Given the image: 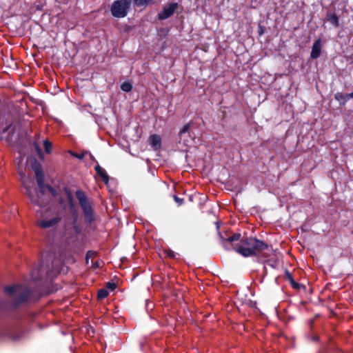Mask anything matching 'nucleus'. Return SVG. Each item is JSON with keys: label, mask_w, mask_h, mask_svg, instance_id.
<instances>
[{"label": "nucleus", "mask_w": 353, "mask_h": 353, "mask_svg": "<svg viewBox=\"0 0 353 353\" xmlns=\"http://www.w3.org/2000/svg\"><path fill=\"white\" fill-rule=\"evenodd\" d=\"M43 146H44L45 152L47 154H50L52 151V143L50 141H49L48 140H44L43 141Z\"/></svg>", "instance_id": "4be33fe9"}, {"label": "nucleus", "mask_w": 353, "mask_h": 353, "mask_svg": "<svg viewBox=\"0 0 353 353\" xmlns=\"http://www.w3.org/2000/svg\"><path fill=\"white\" fill-rule=\"evenodd\" d=\"M25 188L26 193L32 203L39 207L44 206L48 203V200L46 199L45 194L41 196L35 188L25 185Z\"/></svg>", "instance_id": "20e7f679"}, {"label": "nucleus", "mask_w": 353, "mask_h": 353, "mask_svg": "<svg viewBox=\"0 0 353 353\" xmlns=\"http://www.w3.org/2000/svg\"><path fill=\"white\" fill-rule=\"evenodd\" d=\"M63 200L62 199H61L59 200V203H63Z\"/></svg>", "instance_id": "4c0bfd02"}, {"label": "nucleus", "mask_w": 353, "mask_h": 353, "mask_svg": "<svg viewBox=\"0 0 353 353\" xmlns=\"http://www.w3.org/2000/svg\"><path fill=\"white\" fill-rule=\"evenodd\" d=\"M327 21H330L335 28L339 26V17L335 13L330 14L327 13L326 15Z\"/></svg>", "instance_id": "dca6fc26"}, {"label": "nucleus", "mask_w": 353, "mask_h": 353, "mask_svg": "<svg viewBox=\"0 0 353 353\" xmlns=\"http://www.w3.org/2000/svg\"><path fill=\"white\" fill-rule=\"evenodd\" d=\"M73 221H72V228L75 232L76 234L79 235L81 233L82 230L80 225L77 223V216H73Z\"/></svg>", "instance_id": "f3484780"}, {"label": "nucleus", "mask_w": 353, "mask_h": 353, "mask_svg": "<svg viewBox=\"0 0 353 353\" xmlns=\"http://www.w3.org/2000/svg\"><path fill=\"white\" fill-rule=\"evenodd\" d=\"M173 198L178 205H181L183 203V199L179 198L176 195H174Z\"/></svg>", "instance_id": "7c9ffc66"}, {"label": "nucleus", "mask_w": 353, "mask_h": 353, "mask_svg": "<svg viewBox=\"0 0 353 353\" xmlns=\"http://www.w3.org/2000/svg\"><path fill=\"white\" fill-rule=\"evenodd\" d=\"M31 168L34 172L35 178L44 176L42 165L36 159L32 161Z\"/></svg>", "instance_id": "9d476101"}, {"label": "nucleus", "mask_w": 353, "mask_h": 353, "mask_svg": "<svg viewBox=\"0 0 353 353\" xmlns=\"http://www.w3.org/2000/svg\"><path fill=\"white\" fill-rule=\"evenodd\" d=\"M166 256H168L170 259H175L176 258V253L172 251V250H165Z\"/></svg>", "instance_id": "cd10ccee"}, {"label": "nucleus", "mask_w": 353, "mask_h": 353, "mask_svg": "<svg viewBox=\"0 0 353 353\" xmlns=\"http://www.w3.org/2000/svg\"><path fill=\"white\" fill-rule=\"evenodd\" d=\"M89 259H90V258H86V257H85V263H86V264H88V263H89Z\"/></svg>", "instance_id": "c9c22d12"}, {"label": "nucleus", "mask_w": 353, "mask_h": 353, "mask_svg": "<svg viewBox=\"0 0 353 353\" xmlns=\"http://www.w3.org/2000/svg\"><path fill=\"white\" fill-rule=\"evenodd\" d=\"M222 239L223 248L228 250H234L243 257L256 256L258 261H261L270 256L271 247L265 242L252 237H243L240 233Z\"/></svg>", "instance_id": "f257e3e1"}, {"label": "nucleus", "mask_w": 353, "mask_h": 353, "mask_svg": "<svg viewBox=\"0 0 353 353\" xmlns=\"http://www.w3.org/2000/svg\"><path fill=\"white\" fill-rule=\"evenodd\" d=\"M46 189L50 192L52 196H55L57 194V190L51 185H46Z\"/></svg>", "instance_id": "bb28decb"}, {"label": "nucleus", "mask_w": 353, "mask_h": 353, "mask_svg": "<svg viewBox=\"0 0 353 353\" xmlns=\"http://www.w3.org/2000/svg\"><path fill=\"white\" fill-rule=\"evenodd\" d=\"M97 255V252L93 250H88L86 253V258H92Z\"/></svg>", "instance_id": "c756f323"}, {"label": "nucleus", "mask_w": 353, "mask_h": 353, "mask_svg": "<svg viewBox=\"0 0 353 353\" xmlns=\"http://www.w3.org/2000/svg\"><path fill=\"white\" fill-rule=\"evenodd\" d=\"M109 294V292L107 290L104 288H101L97 292V299L99 300L103 299L106 298Z\"/></svg>", "instance_id": "6ab92c4d"}, {"label": "nucleus", "mask_w": 353, "mask_h": 353, "mask_svg": "<svg viewBox=\"0 0 353 353\" xmlns=\"http://www.w3.org/2000/svg\"><path fill=\"white\" fill-rule=\"evenodd\" d=\"M264 263L270 266L272 268H277V262L275 260L273 259H267L264 261Z\"/></svg>", "instance_id": "5701e85b"}, {"label": "nucleus", "mask_w": 353, "mask_h": 353, "mask_svg": "<svg viewBox=\"0 0 353 353\" xmlns=\"http://www.w3.org/2000/svg\"><path fill=\"white\" fill-rule=\"evenodd\" d=\"M67 193V199L68 201L69 208L71 211V212L73 214V216L77 215V210H76V206L74 202L73 196L71 192L66 190Z\"/></svg>", "instance_id": "4468645a"}, {"label": "nucleus", "mask_w": 353, "mask_h": 353, "mask_svg": "<svg viewBox=\"0 0 353 353\" xmlns=\"http://www.w3.org/2000/svg\"><path fill=\"white\" fill-rule=\"evenodd\" d=\"M19 288H22L21 285H17V286L9 285V286L5 287L4 291H5V292H6L8 294H13L14 293L17 292V290Z\"/></svg>", "instance_id": "a211bd4d"}, {"label": "nucleus", "mask_w": 353, "mask_h": 353, "mask_svg": "<svg viewBox=\"0 0 353 353\" xmlns=\"http://www.w3.org/2000/svg\"><path fill=\"white\" fill-rule=\"evenodd\" d=\"M150 144L155 150L159 149L161 146V137L157 134L150 135Z\"/></svg>", "instance_id": "ddd939ff"}, {"label": "nucleus", "mask_w": 353, "mask_h": 353, "mask_svg": "<svg viewBox=\"0 0 353 353\" xmlns=\"http://www.w3.org/2000/svg\"><path fill=\"white\" fill-rule=\"evenodd\" d=\"M99 262L98 261H97L94 263H93V267L94 268H99Z\"/></svg>", "instance_id": "473e14b6"}, {"label": "nucleus", "mask_w": 353, "mask_h": 353, "mask_svg": "<svg viewBox=\"0 0 353 353\" xmlns=\"http://www.w3.org/2000/svg\"><path fill=\"white\" fill-rule=\"evenodd\" d=\"M70 154L75 157V158H77L79 159H83L85 157V153H77L75 152H73V151H70Z\"/></svg>", "instance_id": "393cba45"}, {"label": "nucleus", "mask_w": 353, "mask_h": 353, "mask_svg": "<svg viewBox=\"0 0 353 353\" xmlns=\"http://www.w3.org/2000/svg\"><path fill=\"white\" fill-rule=\"evenodd\" d=\"M94 170L97 175H99L101 178V180L105 184H107L109 181V176L105 172V170L103 168H102L99 165H97L94 167Z\"/></svg>", "instance_id": "9b49d317"}, {"label": "nucleus", "mask_w": 353, "mask_h": 353, "mask_svg": "<svg viewBox=\"0 0 353 353\" xmlns=\"http://www.w3.org/2000/svg\"><path fill=\"white\" fill-rule=\"evenodd\" d=\"M321 53V39L319 38L316 39L312 47V51L310 53V57L313 59H317L320 57Z\"/></svg>", "instance_id": "6e6552de"}, {"label": "nucleus", "mask_w": 353, "mask_h": 353, "mask_svg": "<svg viewBox=\"0 0 353 353\" xmlns=\"http://www.w3.org/2000/svg\"><path fill=\"white\" fill-rule=\"evenodd\" d=\"M117 287V285L114 282H108L106 283V288L111 291H114Z\"/></svg>", "instance_id": "a878e982"}, {"label": "nucleus", "mask_w": 353, "mask_h": 353, "mask_svg": "<svg viewBox=\"0 0 353 353\" xmlns=\"http://www.w3.org/2000/svg\"><path fill=\"white\" fill-rule=\"evenodd\" d=\"M310 331H309L305 334V338L308 342H314V343L319 342V341H320L319 336L317 334L314 333L312 332L314 321L310 320Z\"/></svg>", "instance_id": "1a4fd4ad"}, {"label": "nucleus", "mask_w": 353, "mask_h": 353, "mask_svg": "<svg viewBox=\"0 0 353 353\" xmlns=\"http://www.w3.org/2000/svg\"><path fill=\"white\" fill-rule=\"evenodd\" d=\"M350 99H353V92L350 94H345V101H348Z\"/></svg>", "instance_id": "2f4dec72"}, {"label": "nucleus", "mask_w": 353, "mask_h": 353, "mask_svg": "<svg viewBox=\"0 0 353 353\" xmlns=\"http://www.w3.org/2000/svg\"><path fill=\"white\" fill-rule=\"evenodd\" d=\"M285 278L290 282L294 289L299 290L301 288V284L294 281L292 274L288 270L285 271Z\"/></svg>", "instance_id": "f8f14e48"}, {"label": "nucleus", "mask_w": 353, "mask_h": 353, "mask_svg": "<svg viewBox=\"0 0 353 353\" xmlns=\"http://www.w3.org/2000/svg\"><path fill=\"white\" fill-rule=\"evenodd\" d=\"M133 0H115L110 6L112 17L118 19L125 17L131 10Z\"/></svg>", "instance_id": "7ed1b4c3"}, {"label": "nucleus", "mask_w": 353, "mask_h": 353, "mask_svg": "<svg viewBox=\"0 0 353 353\" xmlns=\"http://www.w3.org/2000/svg\"><path fill=\"white\" fill-rule=\"evenodd\" d=\"M33 294V290L29 288H23V290L19 296L12 301V306L17 307L20 305L26 303Z\"/></svg>", "instance_id": "39448f33"}, {"label": "nucleus", "mask_w": 353, "mask_h": 353, "mask_svg": "<svg viewBox=\"0 0 353 353\" xmlns=\"http://www.w3.org/2000/svg\"><path fill=\"white\" fill-rule=\"evenodd\" d=\"M59 273V270H57L54 275L56 276V275H57Z\"/></svg>", "instance_id": "e433bc0d"}, {"label": "nucleus", "mask_w": 353, "mask_h": 353, "mask_svg": "<svg viewBox=\"0 0 353 353\" xmlns=\"http://www.w3.org/2000/svg\"><path fill=\"white\" fill-rule=\"evenodd\" d=\"M62 220V217L59 215H57L54 218H52L49 220H41L38 223V225L42 228H49L51 227H54L58 225L61 221Z\"/></svg>", "instance_id": "0eeeda50"}, {"label": "nucleus", "mask_w": 353, "mask_h": 353, "mask_svg": "<svg viewBox=\"0 0 353 353\" xmlns=\"http://www.w3.org/2000/svg\"><path fill=\"white\" fill-rule=\"evenodd\" d=\"M75 196L83 211L85 222L87 224H91L94 221V212L91 202L81 190H77L75 192Z\"/></svg>", "instance_id": "f03ea898"}, {"label": "nucleus", "mask_w": 353, "mask_h": 353, "mask_svg": "<svg viewBox=\"0 0 353 353\" xmlns=\"http://www.w3.org/2000/svg\"><path fill=\"white\" fill-rule=\"evenodd\" d=\"M334 98L336 100L339 101H343V103H345L346 101H345V94H343V93L341 92H337L335 96H334Z\"/></svg>", "instance_id": "b1692460"}, {"label": "nucleus", "mask_w": 353, "mask_h": 353, "mask_svg": "<svg viewBox=\"0 0 353 353\" xmlns=\"http://www.w3.org/2000/svg\"><path fill=\"white\" fill-rule=\"evenodd\" d=\"M47 274H48V277H52V271H48Z\"/></svg>", "instance_id": "f704fd0d"}, {"label": "nucleus", "mask_w": 353, "mask_h": 353, "mask_svg": "<svg viewBox=\"0 0 353 353\" xmlns=\"http://www.w3.org/2000/svg\"><path fill=\"white\" fill-rule=\"evenodd\" d=\"M177 3H170L167 6L163 8L162 11L158 13L157 18L159 20H165L172 17L175 10L178 8Z\"/></svg>", "instance_id": "423d86ee"}, {"label": "nucleus", "mask_w": 353, "mask_h": 353, "mask_svg": "<svg viewBox=\"0 0 353 353\" xmlns=\"http://www.w3.org/2000/svg\"><path fill=\"white\" fill-rule=\"evenodd\" d=\"M121 88L123 91L129 92L132 89V85L130 82H124L121 84Z\"/></svg>", "instance_id": "412c9836"}, {"label": "nucleus", "mask_w": 353, "mask_h": 353, "mask_svg": "<svg viewBox=\"0 0 353 353\" xmlns=\"http://www.w3.org/2000/svg\"><path fill=\"white\" fill-rule=\"evenodd\" d=\"M35 179H36L37 185L39 188V190H37V191L40 192L41 196H43L45 194V190L46 189V185H47L44 183L45 176H42L41 177L39 176V177H37Z\"/></svg>", "instance_id": "2eb2a0df"}, {"label": "nucleus", "mask_w": 353, "mask_h": 353, "mask_svg": "<svg viewBox=\"0 0 353 353\" xmlns=\"http://www.w3.org/2000/svg\"><path fill=\"white\" fill-rule=\"evenodd\" d=\"M11 125H8L3 129V132H6L10 128Z\"/></svg>", "instance_id": "72a5a7b5"}, {"label": "nucleus", "mask_w": 353, "mask_h": 353, "mask_svg": "<svg viewBox=\"0 0 353 353\" xmlns=\"http://www.w3.org/2000/svg\"><path fill=\"white\" fill-rule=\"evenodd\" d=\"M190 128V123H187L185 124V125H183V127L180 130V134H184L185 132H187L189 129Z\"/></svg>", "instance_id": "c85d7f7f"}, {"label": "nucleus", "mask_w": 353, "mask_h": 353, "mask_svg": "<svg viewBox=\"0 0 353 353\" xmlns=\"http://www.w3.org/2000/svg\"><path fill=\"white\" fill-rule=\"evenodd\" d=\"M32 145H33V148H34L35 152H37L38 157L40 159H43V151H42L41 147L39 146V145L37 142H34Z\"/></svg>", "instance_id": "aec40b11"}]
</instances>
